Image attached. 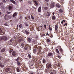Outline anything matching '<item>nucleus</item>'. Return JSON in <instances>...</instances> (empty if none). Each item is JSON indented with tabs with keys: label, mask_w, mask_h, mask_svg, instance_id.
Segmentation results:
<instances>
[{
	"label": "nucleus",
	"mask_w": 74,
	"mask_h": 74,
	"mask_svg": "<svg viewBox=\"0 0 74 74\" xmlns=\"http://www.w3.org/2000/svg\"><path fill=\"white\" fill-rule=\"evenodd\" d=\"M46 67L47 69H49V70H50L51 69H52V64H51V63H48L46 65Z\"/></svg>",
	"instance_id": "nucleus-1"
},
{
	"label": "nucleus",
	"mask_w": 74,
	"mask_h": 74,
	"mask_svg": "<svg viewBox=\"0 0 74 74\" xmlns=\"http://www.w3.org/2000/svg\"><path fill=\"white\" fill-rule=\"evenodd\" d=\"M55 4L54 3H52L50 5V7L51 8H53L55 7Z\"/></svg>",
	"instance_id": "nucleus-2"
},
{
	"label": "nucleus",
	"mask_w": 74,
	"mask_h": 74,
	"mask_svg": "<svg viewBox=\"0 0 74 74\" xmlns=\"http://www.w3.org/2000/svg\"><path fill=\"white\" fill-rule=\"evenodd\" d=\"M12 55L13 56H14V57H16L17 56V53H16V51H13L12 52Z\"/></svg>",
	"instance_id": "nucleus-3"
},
{
	"label": "nucleus",
	"mask_w": 74,
	"mask_h": 74,
	"mask_svg": "<svg viewBox=\"0 0 74 74\" xmlns=\"http://www.w3.org/2000/svg\"><path fill=\"white\" fill-rule=\"evenodd\" d=\"M1 39L2 40H4V41H5L7 40V37L5 36H4L1 37Z\"/></svg>",
	"instance_id": "nucleus-4"
},
{
	"label": "nucleus",
	"mask_w": 74,
	"mask_h": 74,
	"mask_svg": "<svg viewBox=\"0 0 74 74\" xmlns=\"http://www.w3.org/2000/svg\"><path fill=\"white\" fill-rule=\"evenodd\" d=\"M47 56H48L49 58H52V56H53V53L52 52L48 53Z\"/></svg>",
	"instance_id": "nucleus-5"
},
{
	"label": "nucleus",
	"mask_w": 74,
	"mask_h": 74,
	"mask_svg": "<svg viewBox=\"0 0 74 74\" xmlns=\"http://www.w3.org/2000/svg\"><path fill=\"white\" fill-rule=\"evenodd\" d=\"M8 19H9V16L7 14H5L4 16V19L5 20L7 21L8 20Z\"/></svg>",
	"instance_id": "nucleus-6"
},
{
	"label": "nucleus",
	"mask_w": 74,
	"mask_h": 74,
	"mask_svg": "<svg viewBox=\"0 0 74 74\" xmlns=\"http://www.w3.org/2000/svg\"><path fill=\"white\" fill-rule=\"evenodd\" d=\"M50 74H56V71L55 70L52 71L51 69L50 70Z\"/></svg>",
	"instance_id": "nucleus-7"
},
{
	"label": "nucleus",
	"mask_w": 74,
	"mask_h": 74,
	"mask_svg": "<svg viewBox=\"0 0 74 74\" xmlns=\"http://www.w3.org/2000/svg\"><path fill=\"white\" fill-rule=\"evenodd\" d=\"M9 69L10 70V73H12V69H13V67L11 66H10L9 67Z\"/></svg>",
	"instance_id": "nucleus-8"
},
{
	"label": "nucleus",
	"mask_w": 74,
	"mask_h": 74,
	"mask_svg": "<svg viewBox=\"0 0 74 74\" xmlns=\"http://www.w3.org/2000/svg\"><path fill=\"white\" fill-rule=\"evenodd\" d=\"M59 49H60V51L62 53H63V49H62V47H61V46L59 47Z\"/></svg>",
	"instance_id": "nucleus-9"
},
{
	"label": "nucleus",
	"mask_w": 74,
	"mask_h": 74,
	"mask_svg": "<svg viewBox=\"0 0 74 74\" xmlns=\"http://www.w3.org/2000/svg\"><path fill=\"white\" fill-rule=\"evenodd\" d=\"M13 6H10L9 7V10H10V11H12V10H13Z\"/></svg>",
	"instance_id": "nucleus-10"
},
{
	"label": "nucleus",
	"mask_w": 74,
	"mask_h": 74,
	"mask_svg": "<svg viewBox=\"0 0 74 74\" xmlns=\"http://www.w3.org/2000/svg\"><path fill=\"white\" fill-rule=\"evenodd\" d=\"M34 5L36 6H38V3L36 1H34Z\"/></svg>",
	"instance_id": "nucleus-11"
},
{
	"label": "nucleus",
	"mask_w": 74,
	"mask_h": 74,
	"mask_svg": "<svg viewBox=\"0 0 74 74\" xmlns=\"http://www.w3.org/2000/svg\"><path fill=\"white\" fill-rule=\"evenodd\" d=\"M46 15L47 16H49L51 15V13H50L49 12H48L46 13Z\"/></svg>",
	"instance_id": "nucleus-12"
},
{
	"label": "nucleus",
	"mask_w": 74,
	"mask_h": 74,
	"mask_svg": "<svg viewBox=\"0 0 74 74\" xmlns=\"http://www.w3.org/2000/svg\"><path fill=\"white\" fill-rule=\"evenodd\" d=\"M40 49H41V47H37V50L38 51H38V52H39L40 53V52L41 51V50Z\"/></svg>",
	"instance_id": "nucleus-13"
},
{
	"label": "nucleus",
	"mask_w": 74,
	"mask_h": 74,
	"mask_svg": "<svg viewBox=\"0 0 74 74\" xmlns=\"http://www.w3.org/2000/svg\"><path fill=\"white\" fill-rule=\"evenodd\" d=\"M5 71L6 72H8V71L9 72V73H10V69L8 68H7L5 69Z\"/></svg>",
	"instance_id": "nucleus-14"
},
{
	"label": "nucleus",
	"mask_w": 74,
	"mask_h": 74,
	"mask_svg": "<svg viewBox=\"0 0 74 74\" xmlns=\"http://www.w3.org/2000/svg\"><path fill=\"white\" fill-rule=\"evenodd\" d=\"M18 14V13H16V12H14L13 14V17H15V16H17V15Z\"/></svg>",
	"instance_id": "nucleus-15"
},
{
	"label": "nucleus",
	"mask_w": 74,
	"mask_h": 74,
	"mask_svg": "<svg viewBox=\"0 0 74 74\" xmlns=\"http://www.w3.org/2000/svg\"><path fill=\"white\" fill-rule=\"evenodd\" d=\"M29 46L28 45H26L24 47L25 49V50H27V49H29Z\"/></svg>",
	"instance_id": "nucleus-16"
},
{
	"label": "nucleus",
	"mask_w": 74,
	"mask_h": 74,
	"mask_svg": "<svg viewBox=\"0 0 74 74\" xmlns=\"http://www.w3.org/2000/svg\"><path fill=\"white\" fill-rule=\"evenodd\" d=\"M5 48H3L1 49V52L2 53L4 52H5Z\"/></svg>",
	"instance_id": "nucleus-17"
},
{
	"label": "nucleus",
	"mask_w": 74,
	"mask_h": 74,
	"mask_svg": "<svg viewBox=\"0 0 74 74\" xmlns=\"http://www.w3.org/2000/svg\"><path fill=\"white\" fill-rule=\"evenodd\" d=\"M52 19L53 21L55 20V19H56V17H55V16H53L52 17Z\"/></svg>",
	"instance_id": "nucleus-18"
},
{
	"label": "nucleus",
	"mask_w": 74,
	"mask_h": 74,
	"mask_svg": "<svg viewBox=\"0 0 74 74\" xmlns=\"http://www.w3.org/2000/svg\"><path fill=\"white\" fill-rule=\"evenodd\" d=\"M56 7L58 8H60V5L59 3H57L56 4Z\"/></svg>",
	"instance_id": "nucleus-19"
},
{
	"label": "nucleus",
	"mask_w": 74,
	"mask_h": 74,
	"mask_svg": "<svg viewBox=\"0 0 74 74\" xmlns=\"http://www.w3.org/2000/svg\"><path fill=\"white\" fill-rule=\"evenodd\" d=\"M25 32L28 35H29V34H30V33H29V31H27V30H25Z\"/></svg>",
	"instance_id": "nucleus-20"
},
{
	"label": "nucleus",
	"mask_w": 74,
	"mask_h": 74,
	"mask_svg": "<svg viewBox=\"0 0 74 74\" xmlns=\"http://www.w3.org/2000/svg\"><path fill=\"white\" fill-rule=\"evenodd\" d=\"M58 28V25L56 24L55 26V30H57Z\"/></svg>",
	"instance_id": "nucleus-21"
},
{
	"label": "nucleus",
	"mask_w": 74,
	"mask_h": 74,
	"mask_svg": "<svg viewBox=\"0 0 74 74\" xmlns=\"http://www.w3.org/2000/svg\"><path fill=\"white\" fill-rule=\"evenodd\" d=\"M42 62L43 63H46V60L45 59H43L42 60Z\"/></svg>",
	"instance_id": "nucleus-22"
},
{
	"label": "nucleus",
	"mask_w": 74,
	"mask_h": 74,
	"mask_svg": "<svg viewBox=\"0 0 74 74\" xmlns=\"http://www.w3.org/2000/svg\"><path fill=\"white\" fill-rule=\"evenodd\" d=\"M10 2L11 3H13V4H16V2H15V1H14L11 0H10Z\"/></svg>",
	"instance_id": "nucleus-23"
},
{
	"label": "nucleus",
	"mask_w": 74,
	"mask_h": 74,
	"mask_svg": "<svg viewBox=\"0 0 74 74\" xmlns=\"http://www.w3.org/2000/svg\"><path fill=\"white\" fill-rule=\"evenodd\" d=\"M0 66L1 67H4V64L2 63H0Z\"/></svg>",
	"instance_id": "nucleus-24"
},
{
	"label": "nucleus",
	"mask_w": 74,
	"mask_h": 74,
	"mask_svg": "<svg viewBox=\"0 0 74 74\" xmlns=\"http://www.w3.org/2000/svg\"><path fill=\"white\" fill-rule=\"evenodd\" d=\"M49 69H46L45 70V72H46V73H48V72H49Z\"/></svg>",
	"instance_id": "nucleus-25"
},
{
	"label": "nucleus",
	"mask_w": 74,
	"mask_h": 74,
	"mask_svg": "<svg viewBox=\"0 0 74 74\" xmlns=\"http://www.w3.org/2000/svg\"><path fill=\"white\" fill-rule=\"evenodd\" d=\"M49 29L50 30V31H52V29L51 28V26H50V25H49Z\"/></svg>",
	"instance_id": "nucleus-26"
},
{
	"label": "nucleus",
	"mask_w": 74,
	"mask_h": 74,
	"mask_svg": "<svg viewBox=\"0 0 74 74\" xmlns=\"http://www.w3.org/2000/svg\"><path fill=\"white\" fill-rule=\"evenodd\" d=\"M25 26H29V24L27 23H24Z\"/></svg>",
	"instance_id": "nucleus-27"
},
{
	"label": "nucleus",
	"mask_w": 74,
	"mask_h": 74,
	"mask_svg": "<svg viewBox=\"0 0 74 74\" xmlns=\"http://www.w3.org/2000/svg\"><path fill=\"white\" fill-rule=\"evenodd\" d=\"M38 11L39 12H41V6L39 7L38 9Z\"/></svg>",
	"instance_id": "nucleus-28"
},
{
	"label": "nucleus",
	"mask_w": 74,
	"mask_h": 74,
	"mask_svg": "<svg viewBox=\"0 0 74 74\" xmlns=\"http://www.w3.org/2000/svg\"><path fill=\"white\" fill-rule=\"evenodd\" d=\"M46 41L47 42H49L51 41L50 40V39H47L46 40Z\"/></svg>",
	"instance_id": "nucleus-29"
},
{
	"label": "nucleus",
	"mask_w": 74,
	"mask_h": 74,
	"mask_svg": "<svg viewBox=\"0 0 74 74\" xmlns=\"http://www.w3.org/2000/svg\"><path fill=\"white\" fill-rule=\"evenodd\" d=\"M19 58L18 57L16 59H15V60L17 62H19Z\"/></svg>",
	"instance_id": "nucleus-30"
},
{
	"label": "nucleus",
	"mask_w": 74,
	"mask_h": 74,
	"mask_svg": "<svg viewBox=\"0 0 74 74\" xmlns=\"http://www.w3.org/2000/svg\"><path fill=\"white\" fill-rule=\"evenodd\" d=\"M59 12L60 13H63V10L62 9H60L59 10Z\"/></svg>",
	"instance_id": "nucleus-31"
},
{
	"label": "nucleus",
	"mask_w": 74,
	"mask_h": 74,
	"mask_svg": "<svg viewBox=\"0 0 74 74\" xmlns=\"http://www.w3.org/2000/svg\"><path fill=\"white\" fill-rule=\"evenodd\" d=\"M57 58H59V59H60V58H61V56H59L58 55H57Z\"/></svg>",
	"instance_id": "nucleus-32"
},
{
	"label": "nucleus",
	"mask_w": 74,
	"mask_h": 74,
	"mask_svg": "<svg viewBox=\"0 0 74 74\" xmlns=\"http://www.w3.org/2000/svg\"><path fill=\"white\" fill-rule=\"evenodd\" d=\"M27 41H29V42H30L31 41V39L30 38H28Z\"/></svg>",
	"instance_id": "nucleus-33"
},
{
	"label": "nucleus",
	"mask_w": 74,
	"mask_h": 74,
	"mask_svg": "<svg viewBox=\"0 0 74 74\" xmlns=\"http://www.w3.org/2000/svg\"><path fill=\"white\" fill-rule=\"evenodd\" d=\"M33 43L34 44H37V41L36 40H34L33 41Z\"/></svg>",
	"instance_id": "nucleus-34"
},
{
	"label": "nucleus",
	"mask_w": 74,
	"mask_h": 74,
	"mask_svg": "<svg viewBox=\"0 0 74 74\" xmlns=\"http://www.w3.org/2000/svg\"><path fill=\"white\" fill-rule=\"evenodd\" d=\"M56 51L57 52V53L59 54H60V53H59V50L58 49H56Z\"/></svg>",
	"instance_id": "nucleus-35"
},
{
	"label": "nucleus",
	"mask_w": 74,
	"mask_h": 74,
	"mask_svg": "<svg viewBox=\"0 0 74 74\" xmlns=\"http://www.w3.org/2000/svg\"><path fill=\"white\" fill-rule=\"evenodd\" d=\"M28 58H29V59H31L32 58V56H31V55L30 54L28 55Z\"/></svg>",
	"instance_id": "nucleus-36"
},
{
	"label": "nucleus",
	"mask_w": 74,
	"mask_h": 74,
	"mask_svg": "<svg viewBox=\"0 0 74 74\" xmlns=\"http://www.w3.org/2000/svg\"><path fill=\"white\" fill-rule=\"evenodd\" d=\"M17 64H18V66H20L21 64V63L20 62H19V61L17 62Z\"/></svg>",
	"instance_id": "nucleus-37"
},
{
	"label": "nucleus",
	"mask_w": 74,
	"mask_h": 74,
	"mask_svg": "<svg viewBox=\"0 0 74 74\" xmlns=\"http://www.w3.org/2000/svg\"><path fill=\"white\" fill-rule=\"evenodd\" d=\"M31 17L32 20H34V17H33V15L31 14Z\"/></svg>",
	"instance_id": "nucleus-38"
},
{
	"label": "nucleus",
	"mask_w": 74,
	"mask_h": 74,
	"mask_svg": "<svg viewBox=\"0 0 74 74\" xmlns=\"http://www.w3.org/2000/svg\"><path fill=\"white\" fill-rule=\"evenodd\" d=\"M33 52L34 53H36V49H34Z\"/></svg>",
	"instance_id": "nucleus-39"
},
{
	"label": "nucleus",
	"mask_w": 74,
	"mask_h": 74,
	"mask_svg": "<svg viewBox=\"0 0 74 74\" xmlns=\"http://www.w3.org/2000/svg\"><path fill=\"white\" fill-rule=\"evenodd\" d=\"M13 51V50L12 49H10L9 50V52L10 53H11V52H12Z\"/></svg>",
	"instance_id": "nucleus-40"
},
{
	"label": "nucleus",
	"mask_w": 74,
	"mask_h": 74,
	"mask_svg": "<svg viewBox=\"0 0 74 74\" xmlns=\"http://www.w3.org/2000/svg\"><path fill=\"white\" fill-rule=\"evenodd\" d=\"M3 31L1 30V28H0V33H1H1H3Z\"/></svg>",
	"instance_id": "nucleus-41"
},
{
	"label": "nucleus",
	"mask_w": 74,
	"mask_h": 74,
	"mask_svg": "<svg viewBox=\"0 0 74 74\" xmlns=\"http://www.w3.org/2000/svg\"><path fill=\"white\" fill-rule=\"evenodd\" d=\"M3 3H0V7H2V6H3Z\"/></svg>",
	"instance_id": "nucleus-42"
},
{
	"label": "nucleus",
	"mask_w": 74,
	"mask_h": 74,
	"mask_svg": "<svg viewBox=\"0 0 74 74\" xmlns=\"http://www.w3.org/2000/svg\"><path fill=\"white\" fill-rule=\"evenodd\" d=\"M44 9H45V10H48V7H45L44 8Z\"/></svg>",
	"instance_id": "nucleus-43"
},
{
	"label": "nucleus",
	"mask_w": 74,
	"mask_h": 74,
	"mask_svg": "<svg viewBox=\"0 0 74 74\" xmlns=\"http://www.w3.org/2000/svg\"><path fill=\"white\" fill-rule=\"evenodd\" d=\"M8 59H6L5 60V62H6L7 63V62H8Z\"/></svg>",
	"instance_id": "nucleus-44"
},
{
	"label": "nucleus",
	"mask_w": 74,
	"mask_h": 74,
	"mask_svg": "<svg viewBox=\"0 0 74 74\" xmlns=\"http://www.w3.org/2000/svg\"><path fill=\"white\" fill-rule=\"evenodd\" d=\"M16 71H17V72H19V71H20V70H19V69L16 68Z\"/></svg>",
	"instance_id": "nucleus-45"
},
{
	"label": "nucleus",
	"mask_w": 74,
	"mask_h": 74,
	"mask_svg": "<svg viewBox=\"0 0 74 74\" xmlns=\"http://www.w3.org/2000/svg\"><path fill=\"white\" fill-rule=\"evenodd\" d=\"M22 24H21L19 25V27L20 28H22Z\"/></svg>",
	"instance_id": "nucleus-46"
},
{
	"label": "nucleus",
	"mask_w": 74,
	"mask_h": 74,
	"mask_svg": "<svg viewBox=\"0 0 74 74\" xmlns=\"http://www.w3.org/2000/svg\"><path fill=\"white\" fill-rule=\"evenodd\" d=\"M2 2L3 3H6V1L5 0H1Z\"/></svg>",
	"instance_id": "nucleus-47"
},
{
	"label": "nucleus",
	"mask_w": 74,
	"mask_h": 74,
	"mask_svg": "<svg viewBox=\"0 0 74 74\" xmlns=\"http://www.w3.org/2000/svg\"><path fill=\"white\" fill-rule=\"evenodd\" d=\"M24 45H24V44L23 43H22L21 46L22 47V48H23V47H24Z\"/></svg>",
	"instance_id": "nucleus-48"
},
{
	"label": "nucleus",
	"mask_w": 74,
	"mask_h": 74,
	"mask_svg": "<svg viewBox=\"0 0 74 74\" xmlns=\"http://www.w3.org/2000/svg\"><path fill=\"white\" fill-rule=\"evenodd\" d=\"M41 37H44V36H45V34H42L41 35Z\"/></svg>",
	"instance_id": "nucleus-49"
},
{
	"label": "nucleus",
	"mask_w": 74,
	"mask_h": 74,
	"mask_svg": "<svg viewBox=\"0 0 74 74\" xmlns=\"http://www.w3.org/2000/svg\"><path fill=\"white\" fill-rule=\"evenodd\" d=\"M45 29H46L47 28V25H44Z\"/></svg>",
	"instance_id": "nucleus-50"
},
{
	"label": "nucleus",
	"mask_w": 74,
	"mask_h": 74,
	"mask_svg": "<svg viewBox=\"0 0 74 74\" xmlns=\"http://www.w3.org/2000/svg\"><path fill=\"white\" fill-rule=\"evenodd\" d=\"M4 25L5 26H8V25H7L6 23L4 24Z\"/></svg>",
	"instance_id": "nucleus-51"
},
{
	"label": "nucleus",
	"mask_w": 74,
	"mask_h": 74,
	"mask_svg": "<svg viewBox=\"0 0 74 74\" xmlns=\"http://www.w3.org/2000/svg\"><path fill=\"white\" fill-rule=\"evenodd\" d=\"M28 3L30 4H31V2H30V1H28Z\"/></svg>",
	"instance_id": "nucleus-52"
},
{
	"label": "nucleus",
	"mask_w": 74,
	"mask_h": 74,
	"mask_svg": "<svg viewBox=\"0 0 74 74\" xmlns=\"http://www.w3.org/2000/svg\"><path fill=\"white\" fill-rule=\"evenodd\" d=\"M46 36H49V34H48V33H47L46 34Z\"/></svg>",
	"instance_id": "nucleus-53"
},
{
	"label": "nucleus",
	"mask_w": 74,
	"mask_h": 74,
	"mask_svg": "<svg viewBox=\"0 0 74 74\" xmlns=\"http://www.w3.org/2000/svg\"><path fill=\"white\" fill-rule=\"evenodd\" d=\"M45 1H47V2H48V1H49V0H45Z\"/></svg>",
	"instance_id": "nucleus-54"
},
{
	"label": "nucleus",
	"mask_w": 74,
	"mask_h": 74,
	"mask_svg": "<svg viewBox=\"0 0 74 74\" xmlns=\"http://www.w3.org/2000/svg\"><path fill=\"white\" fill-rule=\"evenodd\" d=\"M22 41V39H20L19 40V41Z\"/></svg>",
	"instance_id": "nucleus-55"
},
{
	"label": "nucleus",
	"mask_w": 74,
	"mask_h": 74,
	"mask_svg": "<svg viewBox=\"0 0 74 74\" xmlns=\"http://www.w3.org/2000/svg\"><path fill=\"white\" fill-rule=\"evenodd\" d=\"M28 18L29 19H31V18L29 16H28Z\"/></svg>",
	"instance_id": "nucleus-56"
},
{
	"label": "nucleus",
	"mask_w": 74,
	"mask_h": 74,
	"mask_svg": "<svg viewBox=\"0 0 74 74\" xmlns=\"http://www.w3.org/2000/svg\"><path fill=\"white\" fill-rule=\"evenodd\" d=\"M29 74H35V73H30Z\"/></svg>",
	"instance_id": "nucleus-57"
},
{
	"label": "nucleus",
	"mask_w": 74,
	"mask_h": 74,
	"mask_svg": "<svg viewBox=\"0 0 74 74\" xmlns=\"http://www.w3.org/2000/svg\"><path fill=\"white\" fill-rule=\"evenodd\" d=\"M12 39H11L10 41V42H12Z\"/></svg>",
	"instance_id": "nucleus-58"
},
{
	"label": "nucleus",
	"mask_w": 74,
	"mask_h": 74,
	"mask_svg": "<svg viewBox=\"0 0 74 74\" xmlns=\"http://www.w3.org/2000/svg\"><path fill=\"white\" fill-rule=\"evenodd\" d=\"M1 40H2L1 38V37H0V41H1Z\"/></svg>",
	"instance_id": "nucleus-59"
},
{
	"label": "nucleus",
	"mask_w": 74,
	"mask_h": 74,
	"mask_svg": "<svg viewBox=\"0 0 74 74\" xmlns=\"http://www.w3.org/2000/svg\"><path fill=\"white\" fill-rule=\"evenodd\" d=\"M61 23L62 24H63V21H61Z\"/></svg>",
	"instance_id": "nucleus-60"
},
{
	"label": "nucleus",
	"mask_w": 74,
	"mask_h": 74,
	"mask_svg": "<svg viewBox=\"0 0 74 74\" xmlns=\"http://www.w3.org/2000/svg\"><path fill=\"white\" fill-rule=\"evenodd\" d=\"M65 25L66 26H67V23H65Z\"/></svg>",
	"instance_id": "nucleus-61"
},
{
	"label": "nucleus",
	"mask_w": 74,
	"mask_h": 74,
	"mask_svg": "<svg viewBox=\"0 0 74 74\" xmlns=\"http://www.w3.org/2000/svg\"><path fill=\"white\" fill-rule=\"evenodd\" d=\"M52 14H53V15H54V14H55V12H53Z\"/></svg>",
	"instance_id": "nucleus-62"
},
{
	"label": "nucleus",
	"mask_w": 74,
	"mask_h": 74,
	"mask_svg": "<svg viewBox=\"0 0 74 74\" xmlns=\"http://www.w3.org/2000/svg\"><path fill=\"white\" fill-rule=\"evenodd\" d=\"M19 1L20 2H22V0H19Z\"/></svg>",
	"instance_id": "nucleus-63"
},
{
	"label": "nucleus",
	"mask_w": 74,
	"mask_h": 74,
	"mask_svg": "<svg viewBox=\"0 0 74 74\" xmlns=\"http://www.w3.org/2000/svg\"><path fill=\"white\" fill-rule=\"evenodd\" d=\"M62 21H63V22H65V20H62Z\"/></svg>",
	"instance_id": "nucleus-64"
}]
</instances>
